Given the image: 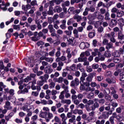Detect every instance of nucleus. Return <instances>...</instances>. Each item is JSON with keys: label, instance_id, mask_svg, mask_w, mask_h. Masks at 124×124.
Segmentation results:
<instances>
[{"label": "nucleus", "instance_id": "2", "mask_svg": "<svg viewBox=\"0 0 124 124\" xmlns=\"http://www.w3.org/2000/svg\"><path fill=\"white\" fill-rule=\"evenodd\" d=\"M10 5V4L9 3H7L5 4V2L4 1H3L2 2V3L0 5V8L1 9H2L3 11H6L7 10V6H9Z\"/></svg>", "mask_w": 124, "mask_h": 124}, {"label": "nucleus", "instance_id": "57", "mask_svg": "<svg viewBox=\"0 0 124 124\" xmlns=\"http://www.w3.org/2000/svg\"><path fill=\"white\" fill-rule=\"evenodd\" d=\"M65 98H69L71 96V95H70V93H69V92H65Z\"/></svg>", "mask_w": 124, "mask_h": 124}, {"label": "nucleus", "instance_id": "25", "mask_svg": "<svg viewBox=\"0 0 124 124\" xmlns=\"http://www.w3.org/2000/svg\"><path fill=\"white\" fill-rule=\"evenodd\" d=\"M71 118H70L69 120V122L70 123H71V124H72L73 123H75V120H76V116H75V115H73L72 117H71Z\"/></svg>", "mask_w": 124, "mask_h": 124}, {"label": "nucleus", "instance_id": "50", "mask_svg": "<svg viewBox=\"0 0 124 124\" xmlns=\"http://www.w3.org/2000/svg\"><path fill=\"white\" fill-rule=\"evenodd\" d=\"M95 36V32H91L89 33V37L90 38H93V37H94Z\"/></svg>", "mask_w": 124, "mask_h": 124}, {"label": "nucleus", "instance_id": "11", "mask_svg": "<svg viewBox=\"0 0 124 124\" xmlns=\"http://www.w3.org/2000/svg\"><path fill=\"white\" fill-rule=\"evenodd\" d=\"M73 34L74 35V38H79V34L78 31H77V29H75L73 31Z\"/></svg>", "mask_w": 124, "mask_h": 124}, {"label": "nucleus", "instance_id": "30", "mask_svg": "<svg viewBox=\"0 0 124 124\" xmlns=\"http://www.w3.org/2000/svg\"><path fill=\"white\" fill-rule=\"evenodd\" d=\"M29 106L27 104H25L21 108V109L23 110L24 111H28L29 109L28 108Z\"/></svg>", "mask_w": 124, "mask_h": 124}, {"label": "nucleus", "instance_id": "43", "mask_svg": "<svg viewBox=\"0 0 124 124\" xmlns=\"http://www.w3.org/2000/svg\"><path fill=\"white\" fill-rule=\"evenodd\" d=\"M73 23H74V18H72L68 20L67 24L68 26H70V25L72 24Z\"/></svg>", "mask_w": 124, "mask_h": 124}, {"label": "nucleus", "instance_id": "52", "mask_svg": "<svg viewBox=\"0 0 124 124\" xmlns=\"http://www.w3.org/2000/svg\"><path fill=\"white\" fill-rule=\"evenodd\" d=\"M18 105H22V104H23V102L25 101V99H24L23 98H20L18 99Z\"/></svg>", "mask_w": 124, "mask_h": 124}, {"label": "nucleus", "instance_id": "61", "mask_svg": "<svg viewBox=\"0 0 124 124\" xmlns=\"http://www.w3.org/2000/svg\"><path fill=\"white\" fill-rule=\"evenodd\" d=\"M15 91L14 89H10L9 91V93L10 95H12V96H13V95L15 94Z\"/></svg>", "mask_w": 124, "mask_h": 124}, {"label": "nucleus", "instance_id": "12", "mask_svg": "<svg viewBox=\"0 0 124 124\" xmlns=\"http://www.w3.org/2000/svg\"><path fill=\"white\" fill-rule=\"evenodd\" d=\"M25 63L26 65H28L29 66H30V67H33V63L32 62H31L30 59H28L25 61Z\"/></svg>", "mask_w": 124, "mask_h": 124}, {"label": "nucleus", "instance_id": "53", "mask_svg": "<svg viewBox=\"0 0 124 124\" xmlns=\"http://www.w3.org/2000/svg\"><path fill=\"white\" fill-rule=\"evenodd\" d=\"M84 97V95L82 93H78V100H82L83 99V98Z\"/></svg>", "mask_w": 124, "mask_h": 124}, {"label": "nucleus", "instance_id": "3", "mask_svg": "<svg viewBox=\"0 0 124 124\" xmlns=\"http://www.w3.org/2000/svg\"><path fill=\"white\" fill-rule=\"evenodd\" d=\"M45 72L46 74H51L53 72V69H52L50 65H47L45 68Z\"/></svg>", "mask_w": 124, "mask_h": 124}, {"label": "nucleus", "instance_id": "44", "mask_svg": "<svg viewBox=\"0 0 124 124\" xmlns=\"http://www.w3.org/2000/svg\"><path fill=\"white\" fill-rule=\"evenodd\" d=\"M55 52H56V49H53L52 51L49 52V55L50 57H54V56H55Z\"/></svg>", "mask_w": 124, "mask_h": 124}, {"label": "nucleus", "instance_id": "33", "mask_svg": "<svg viewBox=\"0 0 124 124\" xmlns=\"http://www.w3.org/2000/svg\"><path fill=\"white\" fill-rule=\"evenodd\" d=\"M78 62H85V61H87V57H84V58L79 57L78 59Z\"/></svg>", "mask_w": 124, "mask_h": 124}, {"label": "nucleus", "instance_id": "62", "mask_svg": "<svg viewBox=\"0 0 124 124\" xmlns=\"http://www.w3.org/2000/svg\"><path fill=\"white\" fill-rule=\"evenodd\" d=\"M55 56L57 57V58L61 56V48H58V50L56 52Z\"/></svg>", "mask_w": 124, "mask_h": 124}, {"label": "nucleus", "instance_id": "39", "mask_svg": "<svg viewBox=\"0 0 124 124\" xmlns=\"http://www.w3.org/2000/svg\"><path fill=\"white\" fill-rule=\"evenodd\" d=\"M106 45H107V46H106V48L107 50H109V49H111V48H112V47H113V44H112L111 43H108Z\"/></svg>", "mask_w": 124, "mask_h": 124}, {"label": "nucleus", "instance_id": "41", "mask_svg": "<svg viewBox=\"0 0 124 124\" xmlns=\"http://www.w3.org/2000/svg\"><path fill=\"white\" fill-rule=\"evenodd\" d=\"M85 91H86V92H93L94 91V89L92 88L89 86H87V88H85Z\"/></svg>", "mask_w": 124, "mask_h": 124}, {"label": "nucleus", "instance_id": "21", "mask_svg": "<svg viewBox=\"0 0 124 124\" xmlns=\"http://www.w3.org/2000/svg\"><path fill=\"white\" fill-rule=\"evenodd\" d=\"M46 62H50V63H52V62H54V58L51 57H46Z\"/></svg>", "mask_w": 124, "mask_h": 124}, {"label": "nucleus", "instance_id": "24", "mask_svg": "<svg viewBox=\"0 0 124 124\" xmlns=\"http://www.w3.org/2000/svg\"><path fill=\"white\" fill-rule=\"evenodd\" d=\"M38 94H39V92L37 91H33L31 93V95L32 96H34V97H37Z\"/></svg>", "mask_w": 124, "mask_h": 124}, {"label": "nucleus", "instance_id": "58", "mask_svg": "<svg viewBox=\"0 0 124 124\" xmlns=\"http://www.w3.org/2000/svg\"><path fill=\"white\" fill-rule=\"evenodd\" d=\"M75 8L74 7H70L68 10V12L69 13H71V12H73L74 13V10Z\"/></svg>", "mask_w": 124, "mask_h": 124}, {"label": "nucleus", "instance_id": "22", "mask_svg": "<svg viewBox=\"0 0 124 124\" xmlns=\"http://www.w3.org/2000/svg\"><path fill=\"white\" fill-rule=\"evenodd\" d=\"M35 23L37 25V28L38 30H42V25L40 24V22L38 20H36Z\"/></svg>", "mask_w": 124, "mask_h": 124}, {"label": "nucleus", "instance_id": "19", "mask_svg": "<svg viewBox=\"0 0 124 124\" xmlns=\"http://www.w3.org/2000/svg\"><path fill=\"white\" fill-rule=\"evenodd\" d=\"M104 56L106 58H110L111 57V53L109 50H106L104 54Z\"/></svg>", "mask_w": 124, "mask_h": 124}, {"label": "nucleus", "instance_id": "55", "mask_svg": "<svg viewBox=\"0 0 124 124\" xmlns=\"http://www.w3.org/2000/svg\"><path fill=\"white\" fill-rule=\"evenodd\" d=\"M100 12L101 14H103V15L105 14L106 13V9L104 8H101L100 9Z\"/></svg>", "mask_w": 124, "mask_h": 124}, {"label": "nucleus", "instance_id": "14", "mask_svg": "<svg viewBox=\"0 0 124 124\" xmlns=\"http://www.w3.org/2000/svg\"><path fill=\"white\" fill-rule=\"evenodd\" d=\"M93 74H90L86 78V81H87V82H92V81H93Z\"/></svg>", "mask_w": 124, "mask_h": 124}, {"label": "nucleus", "instance_id": "60", "mask_svg": "<svg viewBox=\"0 0 124 124\" xmlns=\"http://www.w3.org/2000/svg\"><path fill=\"white\" fill-rule=\"evenodd\" d=\"M114 56L116 58H119V57L121 56V54L120 53L119 51H116L114 53Z\"/></svg>", "mask_w": 124, "mask_h": 124}, {"label": "nucleus", "instance_id": "5", "mask_svg": "<svg viewBox=\"0 0 124 124\" xmlns=\"http://www.w3.org/2000/svg\"><path fill=\"white\" fill-rule=\"evenodd\" d=\"M67 62V61H66V57L64 56H62L61 57H57L56 59L55 62Z\"/></svg>", "mask_w": 124, "mask_h": 124}, {"label": "nucleus", "instance_id": "63", "mask_svg": "<svg viewBox=\"0 0 124 124\" xmlns=\"http://www.w3.org/2000/svg\"><path fill=\"white\" fill-rule=\"evenodd\" d=\"M118 11H119V10H118V9H117V8L113 7L111 10V12L112 13H117Z\"/></svg>", "mask_w": 124, "mask_h": 124}, {"label": "nucleus", "instance_id": "49", "mask_svg": "<svg viewBox=\"0 0 124 124\" xmlns=\"http://www.w3.org/2000/svg\"><path fill=\"white\" fill-rule=\"evenodd\" d=\"M86 71L90 73L93 71V68L90 66H87L86 67Z\"/></svg>", "mask_w": 124, "mask_h": 124}, {"label": "nucleus", "instance_id": "36", "mask_svg": "<svg viewBox=\"0 0 124 124\" xmlns=\"http://www.w3.org/2000/svg\"><path fill=\"white\" fill-rule=\"evenodd\" d=\"M116 7H117V8H121L122 10H124V5H122V3H118L116 4Z\"/></svg>", "mask_w": 124, "mask_h": 124}, {"label": "nucleus", "instance_id": "42", "mask_svg": "<svg viewBox=\"0 0 124 124\" xmlns=\"http://www.w3.org/2000/svg\"><path fill=\"white\" fill-rule=\"evenodd\" d=\"M89 8L86 7L85 9V11L83 13V16H87L89 14Z\"/></svg>", "mask_w": 124, "mask_h": 124}, {"label": "nucleus", "instance_id": "46", "mask_svg": "<svg viewBox=\"0 0 124 124\" xmlns=\"http://www.w3.org/2000/svg\"><path fill=\"white\" fill-rule=\"evenodd\" d=\"M120 81H124V72H121L120 74Z\"/></svg>", "mask_w": 124, "mask_h": 124}, {"label": "nucleus", "instance_id": "9", "mask_svg": "<svg viewBox=\"0 0 124 124\" xmlns=\"http://www.w3.org/2000/svg\"><path fill=\"white\" fill-rule=\"evenodd\" d=\"M61 103H62V104H67V105H70V104H71V100L64 99L61 100Z\"/></svg>", "mask_w": 124, "mask_h": 124}, {"label": "nucleus", "instance_id": "56", "mask_svg": "<svg viewBox=\"0 0 124 124\" xmlns=\"http://www.w3.org/2000/svg\"><path fill=\"white\" fill-rule=\"evenodd\" d=\"M97 31L100 33H102V32H103V31H104V28H103V27L100 26L98 28Z\"/></svg>", "mask_w": 124, "mask_h": 124}, {"label": "nucleus", "instance_id": "48", "mask_svg": "<svg viewBox=\"0 0 124 124\" xmlns=\"http://www.w3.org/2000/svg\"><path fill=\"white\" fill-rule=\"evenodd\" d=\"M79 89L80 91H85L86 90V86L82 83H81Z\"/></svg>", "mask_w": 124, "mask_h": 124}, {"label": "nucleus", "instance_id": "40", "mask_svg": "<svg viewBox=\"0 0 124 124\" xmlns=\"http://www.w3.org/2000/svg\"><path fill=\"white\" fill-rule=\"evenodd\" d=\"M96 124H105V120L103 119L101 121L99 120H97L95 122Z\"/></svg>", "mask_w": 124, "mask_h": 124}, {"label": "nucleus", "instance_id": "18", "mask_svg": "<svg viewBox=\"0 0 124 124\" xmlns=\"http://www.w3.org/2000/svg\"><path fill=\"white\" fill-rule=\"evenodd\" d=\"M124 15V12L123 11H118L117 13V17L118 18H121V17H123V16Z\"/></svg>", "mask_w": 124, "mask_h": 124}, {"label": "nucleus", "instance_id": "16", "mask_svg": "<svg viewBox=\"0 0 124 124\" xmlns=\"http://www.w3.org/2000/svg\"><path fill=\"white\" fill-rule=\"evenodd\" d=\"M118 39L120 40H124V34L122 32H119L118 33Z\"/></svg>", "mask_w": 124, "mask_h": 124}, {"label": "nucleus", "instance_id": "1", "mask_svg": "<svg viewBox=\"0 0 124 124\" xmlns=\"http://www.w3.org/2000/svg\"><path fill=\"white\" fill-rule=\"evenodd\" d=\"M105 37L108 38H110L111 42L112 43H115L116 42V39H115V32L111 31L110 33H106L105 34Z\"/></svg>", "mask_w": 124, "mask_h": 124}, {"label": "nucleus", "instance_id": "29", "mask_svg": "<svg viewBox=\"0 0 124 124\" xmlns=\"http://www.w3.org/2000/svg\"><path fill=\"white\" fill-rule=\"evenodd\" d=\"M4 88H6V85H5L3 84V82H0V92H2Z\"/></svg>", "mask_w": 124, "mask_h": 124}, {"label": "nucleus", "instance_id": "17", "mask_svg": "<svg viewBox=\"0 0 124 124\" xmlns=\"http://www.w3.org/2000/svg\"><path fill=\"white\" fill-rule=\"evenodd\" d=\"M47 113L46 112H42L40 114L39 117L46 120V118H47V117H46V116H47Z\"/></svg>", "mask_w": 124, "mask_h": 124}, {"label": "nucleus", "instance_id": "26", "mask_svg": "<svg viewBox=\"0 0 124 124\" xmlns=\"http://www.w3.org/2000/svg\"><path fill=\"white\" fill-rule=\"evenodd\" d=\"M87 97L88 98H89V99H92V98H93V97H94V93L91 91V92L88 94Z\"/></svg>", "mask_w": 124, "mask_h": 124}, {"label": "nucleus", "instance_id": "37", "mask_svg": "<svg viewBox=\"0 0 124 124\" xmlns=\"http://www.w3.org/2000/svg\"><path fill=\"white\" fill-rule=\"evenodd\" d=\"M71 57H72V55H71V53H67V58L68 60L67 61H65L66 63H69L71 61L69 59L71 58Z\"/></svg>", "mask_w": 124, "mask_h": 124}, {"label": "nucleus", "instance_id": "20", "mask_svg": "<svg viewBox=\"0 0 124 124\" xmlns=\"http://www.w3.org/2000/svg\"><path fill=\"white\" fill-rule=\"evenodd\" d=\"M62 89H63V91L62 92H64L65 93V92H69V90H68V86L65 85V84H63L62 85Z\"/></svg>", "mask_w": 124, "mask_h": 124}, {"label": "nucleus", "instance_id": "6", "mask_svg": "<svg viewBox=\"0 0 124 124\" xmlns=\"http://www.w3.org/2000/svg\"><path fill=\"white\" fill-rule=\"evenodd\" d=\"M47 115L48 116V118H46V123H49V122H50V120L54 118V114H53V113L50 112H47Z\"/></svg>", "mask_w": 124, "mask_h": 124}, {"label": "nucleus", "instance_id": "27", "mask_svg": "<svg viewBox=\"0 0 124 124\" xmlns=\"http://www.w3.org/2000/svg\"><path fill=\"white\" fill-rule=\"evenodd\" d=\"M60 117L62 119V121H66L67 120V117L65 116V114L64 113H62L60 115Z\"/></svg>", "mask_w": 124, "mask_h": 124}, {"label": "nucleus", "instance_id": "7", "mask_svg": "<svg viewBox=\"0 0 124 124\" xmlns=\"http://www.w3.org/2000/svg\"><path fill=\"white\" fill-rule=\"evenodd\" d=\"M74 20H77V22H81L83 20V17L82 16H79L78 15H75L73 17Z\"/></svg>", "mask_w": 124, "mask_h": 124}, {"label": "nucleus", "instance_id": "45", "mask_svg": "<svg viewBox=\"0 0 124 124\" xmlns=\"http://www.w3.org/2000/svg\"><path fill=\"white\" fill-rule=\"evenodd\" d=\"M70 69L72 71H75L76 70V64H73L70 67Z\"/></svg>", "mask_w": 124, "mask_h": 124}, {"label": "nucleus", "instance_id": "32", "mask_svg": "<svg viewBox=\"0 0 124 124\" xmlns=\"http://www.w3.org/2000/svg\"><path fill=\"white\" fill-rule=\"evenodd\" d=\"M64 80V78H63L62 77H60L56 79V82H57V83H62V82H63Z\"/></svg>", "mask_w": 124, "mask_h": 124}, {"label": "nucleus", "instance_id": "4", "mask_svg": "<svg viewBox=\"0 0 124 124\" xmlns=\"http://www.w3.org/2000/svg\"><path fill=\"white\" fill-rule=\"evenodd\" d=\"M53 11L55 13H61L62 11V8L60 6H56L53 9Z\"/></svg>", "mask_w": 124, "mask_h": 124}, {"label": "nucleus", "instance_id": "59", "mask_svg": "<svg viewBox=\"0 0 124 124\" xmlns=\"http://www.w3.org/2000/svg\"><path fill=\"white\" fill-rule=\"evenodd\" d=\"M118 22L120 25H124V19L123 18L118 19Z\"/></svg>", "mask_w": 124, "mask_h": 124}, {"label": "nucleus", "instance_id": "23", "mask_svg": "<svg viewBox=\"0 0 124 124\" xmlns=\"http://www.w3.org/2000/svg\"><path fill=\"white\" fill-rule=\"evenodd\" d=\"M48 29L49 30V32L52 33L53 31H55V29L53 27V25L50 24L48 26Z\"/></svg>", "mask_w": 124, "mask_h": 124}, {"label": "nucleus", "instance_id": "10", "mask_svg": "<svg viewBox=\"0 0 124 124\" xmlns=\"http://www.w3.org/2000/svg\"><path fill=\"white\" fill-rule=\"evenodd\" d=\"M73 34L74 35V38H79V34L78 31H77V29H75L73 31Z\"/></svg>", "mask_w": 124, "mask_h": 124}, {"label": "nucleus", "instance_id": "54", "mask_svg": "<svg viewBox=\"0 0 124 124\" xmlns=\"http://www.w3.org/2000/svg\"><path fill=\"white\" fill-rule=\"evenodd\" d=\"M70 2L69 1H66L64 3H63L62 5V6H69Z\"/></svg>", "mask_w": 124, "mask_h": 124}, {"label": "nucleus", "instance_id": "47", "mask_svg": "<svg viewBox=\"0 0 124 124\" xmlns=\"http://www.w3.org/2000/svg\"><path fill=\"white\" fill-rule=\"evenodd\" d=\"M79 47H80V49L84 50V49H85V48L86 47V44H85V43L82 42V43H80V44L79 45Z\"/></svg>", "mask_w": 124, "mask_h": 124}, {"label": "nucleus", "instance_id": "15", "mask_svg": "<svg viewBox=\"0 0 124 124\" xmlns=\"http://www.w3.org/2000/svg\"><path fill=\"white\" fill-rule=\"evenodd\" d=\"M105 20L106 21H110L111 20V18H110V14L109 12H107L105 14Z\"/></svg>", "mask_w": 124, "mask_h": 124}, {"label": "nucleus", "instance_id": "51", "mask_svg": "<svg viewBox=\"0 0 124 124\" xmlns=\"http://www.w3.org/2000/svg\"><path fill=\"white\" fill-rule=\"evenodd\" d=\"M44 82L45 81H43V80H38L37 82V84L39 86L42 87V86H43V85H44Z\"/></svg>", "mask_w": 124, "mask_h": 124}, {"label": "nucleus", "instance_id": "28", "mask_svg": "<svg viewBox=\"0 0 124 124\" xmlns=\"http://www.w3.org/2000/svg\"><path fill=\"white\" fill-rule=\"evenodd\" d=\"M64 91H62L60 93V95H59V98L61 100H63L64 99Z\"/></svg>", "mask_w": 124, "mask_h": 124}, {"label": "nucleus", "instance_id": "8", "mask_svg": "<svg viewBox=\"0 0 124 124\" xmlns=\"http://www.w3.org/2000/svg\"><path fill=\"white\" fill-rule=\"evenodd\" d=\"M4 108L5 109H7V110H10V109H12V107L10 106V102L7 101L5 102V105L4 106Z\"/></svg>", "mask_w": 124, "mask_h": 124}, {"label": "nucleus", "instance_id": "38", "mask_svg": "<svg viewBox=\"0 0 124 124\" xmlns=\"http://www.w3.org/2000/svg\"><path fill=\"white\" fill-rule=\"evenodd\" d=\"M117 25V20L116 19H112L110 22V26L114 27Z\"/></svg>", "mask_w": 124, "mask_h": 124}, {"label": "nucleus", "instance_id": "64", "mask_svg": "<svg viewBox=\"0 0 124 124\" xmlns=\"http://www.w3.org/2000/svg\"><path fill=\"white\" fill-rule=\"evenodd\" d=\"M31 78L29 76H28L24 79V81L25 83H28L29 81H31Z\"/></svg>", "mask_w": 124, "mask_h": 124}, {"label": "nucleus", "instance_id": "34", "mask_svg": "<svg viewBox=\"0 0 124 124\" xmlns=\"http://www.w3.org/2000/svg\"><path fill=\"white\" fill-rule=\"evenodd\" d=\"M104 93L105 95H108V96H109V93H110V89L108 88L105 89L104 91Z\"/></svg>", "mask_w": 124, "mask_h": 124}, {"label": "nucleus", "instance_id": "13", "mask_svg": "<svg viewBox=\"0 0 124 124\" xmlns=\"http://www.w3.org/2000/svg\"><path fill=\"white\" fill-rule=\"evenodd\" d=\"M106 81L107 83H108V84H114V83H116V80L115 79H110L109 78H107Z\"/></svg>", "mask_w": 124, "mask_h": 124}, {"label": "nucleus", "instance_id": "35", "mask_svg": "<svg viewBox=\"0 0 124 124\" xmlns=\"http://www.w3.org/2000/svg\"><path fill=\"white\" fill-rule=\"evenodd\" d=\"M102 116L104 119H108V118H109V115L108 114V111H105L103 112Z\"/></svg>", "mask_w": 124, "mask_h": 124}, {"label": "nucleus", "instance_id": "31", "mask_svg": "<svg viewBox=\"0 0 124 124\" xmlns=\"http://www.w3.org/2000/svg\"><path fill=\"white\" fill-rule=\"evenodd\" d=\"M48 15H54V12H53V7H49V10L47 12Z\"/></svg>", "mask_w": 124, "mask_h": 124}]
</instances>
